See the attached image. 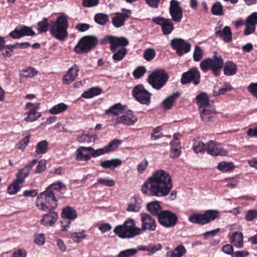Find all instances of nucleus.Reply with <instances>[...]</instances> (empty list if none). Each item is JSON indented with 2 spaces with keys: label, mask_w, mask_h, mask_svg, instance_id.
Instances as JSON below:
<instances>
[{
  "label": "nucleus",
  "mask_w": 257,
  "mask_h": 257,
  "mask_svg": "<svg viewBox=\"0 0 257 257\" xmlns=\"http://www.w3.org/2000/svg\"><path fill=\"white\" fill-rule=\"evenodd\" d=\"M173 187L170 174L163 170L154 172L142 187L143 194L150 196L162 197L167 196Z\"/></svg>",
  "instance_id": "obj_1"
},
{
  "label": "nucleus",
  "mask_w": 257,
  "mask_h": 257,
  "mask_svg": "<svg viewBox=\"0 0 257 257\" xmlns=\"http://www.w3.org/2000/svg\"><path fill=\"white\" fill-rule=\"evenodd\" d=\"M37 30L40 34L46 32L49 28L51 35L57 39L63 41L68 36L67 30L68 24L65 15L59 16L55 22L52 21L49 24L47 18H44L42 21L38 22Z\"/></svg>",
  "instance_id": "obj_2"
},
{
  "label": "nucleus",
  "mask_w": 257,
  "mask_h": 257,
  "mask_svg": "<svg viewBox=\"0 0 257 257\" xmlns=\"http://www.w3.org/2000/svg\"><path fill=\"white\" fill-rule=\"evenodd\" d=\"M121 143V141L115 139L104 147L97 150L91 147H80L75 151V159L78 161H88L91 157L96 158L113 151Z\"/></svg>",
  "instance_id": "obj_3"
},
{
  "label": "nucleus",
  "mask_w": 257,
  "mask_h": 257,
  "mask_svg": "<svg viewBox=\"0 0 257 257\" xmlns=\"http://www.w3.org/2000/svg\"><path fill=\"white\" fill-rule=\"evenodd\" d=\"M101 43L102 44H110L109 49L113 53L112 58L114 62L122 60L127 54V51L125 47L129 43L124 37L107 35L101 40Z\"/></svg>",
  "instance_id": "obj_4"
},
{
  "label": "nucleus",
  "mask_w": 257,
  "mask_h": 257,
  "mask_svg": "<svg viewBox=\"0 0 257 257\" xmlns=\"http://www.w3.org/2000/svg\"><path fill=\"white\" fill-rule=\"evenodd\" d=\"M113 232L121 238H132L140 235L141 229L136 226L134 219L128 218L122 224L116 226Z\"/></svg>",
  "instance_id": "obj_5"
},
{
  "label": "nucleus",
  "mask_w": 257,
  "mask_h": 257,
  "mask_svg": "<svg viewBox=\"0 0 257 257\" xmlns=\"http://www.w3.org/2000/svg\"><path fill=\"white\" fill-rule=\"evenodd\" d=\"M37 208L42 211L55 210L58 206L57 199L54 192L46 189L38 196L36 201Z\"/></svg>",
  "instance_id": "obj_6"
},
{
  "label": "nucleus",
  "mask_w": 257,
  "mask_h": 257,
  "mask_svg": "<svg viewBox=\"0 0 257 257\" xmlns=\"http://www.w3.org/2000/svg\"><path fill=\"white\" fill-rule=\"evenodd\" d=\"M223 64L224 61L221 56L215 52L212 58H206L200 63V68L204 72L211 70L214 76H218L220 75Z\"/></svg>",
  "instance_id": "obj_7"
},
{
  "label": "nucleus",
  "mask_w": 257,
  "mask_h": 257,
  "mask_svg": "<svg viewBox=\"0 0 257 257\" xmlns=\"http://www.w3.org/2000/svg\"><path fill=\"white\" fill-rule=\"evenodd\" d=\"M169 76L164 69H155L147 78L148 83L154 89L160 90L167 83Z\"/></svg>",
  "instance_id": "obj_8"
},
{
  "label": "nucleus",
  "mask_w": 257,
  "mask_h": 257,
  "mask_svg": "<svg viewBox=\"0 0 257 257\" xmlns=\"http://www.w3.org/2000/svg\"><path fill=\"white\" fill-rule=\"evenodd\" d=\"M220 213L216 210H207L204 213H195L189 217L190 222L203 225L218 218Z\"/></svg>",
  "instance_id": "obj_9"
},
{
  "label": "nucleus",
  "mask_w": 257,
  "mask_h": 257,
  "mask_svg": "<svg viewBox=\"0 0 257 257\" xmlns=\"http://www.w3.org/2000/svg\"><path fill=\"white\" fill-rule=\"evenodd\" d=\"M98 39L94 36L83 37L75 47L74 50L77 54L87 53L94 49L98 44Z\"/></svg>",
  "instance_id": "obj_10"
},
{
  "label": "nucleus",
  "mask_w": 257,
  "mask_h": 257,
  "mask_svg": "<svg viewBox=\"0 0 257 257\" xmlns=\"http://www.w3.org/2000/svg\"><path fill=\"white\" fill-rule=\"evenodd\" d=\"M158 219L159 223L165 228L174 227L178 221L177 214L169 210H164Z\"/></svg>",
  "instance_id": "obj_11"
},
{
  "label": "nucleus",
  "mask_w": 257,
  "mask_h": 257,
  "mask_svg": "<svg viewBox=\"0 0 257 257\" xmlns=\"http://www.w3.org/2000/svg\"><path fill=\"white\" fill-rule=\"evenodd\" d=\"M132 93L135 99L141 104L149 105L151 103V93L142 84L135 86Z\"/></svg>",
  "instance_id": "obj_12"
},
{
  "label": "nucleus",
  "mask_w": 257,
  "mask_h": 257,
  "mask_svg": "<svg viewBox=\"0 0 257 257\" xmlns=\"http://www.w3.org/2000/svg\"><path fill=\"white\" fill-rule=\"evenodd\" d=\"M200 73L198 68L192 67L182 74L181 83L185 85L192 82L194 85H198L200 82Z\"/></svg>",
  "instance_id": "obj_13"
},
{
  "label": "nucleus",
  "mask_w": 257,
  "mask_h": 257,
  "mask_svg": "<svg viewBox=\"0 0 257 257\" xmlns=\"http://www.w3.org/2000/svg\"><path fill=\"white\" fill-rule=\"evenodd\" d=\"M170 45L172 49L176 51V54L181 56L183 54L188 53L191 45L181 38H174L171 41Z\"/></svg>",
  "instance_id": "obj_14"
},
{
  "label": "nucleus",
  "mask_w": 257,
  "mask_h": 257,
  "mask_svg": "<svg viewBox=\"0 0 257 257\" xmlns=\"http://www.w3.org/2000/svg\"><path fill=\"white\" fill-rule=\"evenodd\" d=\"M62 217L64 218L61 221L62 230H66L67 227L69 226L71 223V220H74L77 217V214L76 210L70 206L64 207L62 211Z\"/></svg>",
  "instance_id": "obj_15"
},
{
  "label": "nucleus",
  "mask_w": 257,
  "mask_h": 257,
  "mask_svg": "<svg viewBox=\"0 0 257 257\" xmlns=\"http://www.w3.org/2000/svg\"><path fill=\"white\" fill-rule=\"evenodd\" d=\"M206 152L208 154L213 156H227V150L222 148L220 144L213 141H209L206 143Z\"/></svg>",
  "instance_id": "obj_16"
},
{
  "label": "nucleus",
  "mask_w": 257,
  "mask_h": 257,
  "mask_svg": "<svg viewBox=\"0 0 257 257\" xmlns=\"http://www.w3.org/2000/svg\"><path fill=\"white\" fill-rule=\"evenodd\" d=\"M35 32L31 28L25 25H20L10 33L9 36L14 39H18L25 36H35Z\"/></svg>",
  "instance_id": "obj_17"
},
{
  "label": "nucleus",
  "mask_w": 257,
  "mask_h": 257,
  "mask_svg": "<svg viewBox=\"0 0 257 257\" xmlns=\"http://www.w3.org/2000/svg\"><path fill=\"white\" fill-rule=\"evenodd\" d=\"M141 228H140L142 231H155L157 227V223L156 220L150 214L146 213L141 214Z\"/></svg>",
  "instance_id": "obj_18"
},
{
  "label": "nucleus",
  "mask_w": 257,
  "mask_h": 257,
  "mask_svg": "<svg viewBox=\"0 0 257 257\" xmlns=\"http://www.w3.org/2000/svg\"><path fill=\"white\" fill-rule=\"evenodd\" d=\"M169 13L173 21L178 23L181 21L183 18V10L177 1L171 0L170 1Z\"/></svg>",
  "instance_id": "obj_19"
},
{
  "label": "nucleus",
  "mask_w": 257,
  "mask_h": 257,
  "mask_svg": "<svg viewBox=\"0 0 257 257\" xmlns=\"http://www.w3.org/2000/svg\"><path fill=\"white\" fill-rule=\"evenodd\" d=\"M122 13H116L115 16L112 19V23L116 28H120L124 25L125 21L131 16V11L123 9Z\"/></svg>",
  "instance_id": "obj_20"
},
{
  "label": "nucleus",
  "mask_w": 257,
  "mask_h": 257,
  "mask_svg": "<svg viewBox=\"0 0 257 257\" xmlns=\"http://www.w3.org/2000/svg\"><path fill=\"white\" fill-rule=\"evenodd\" d=\"M138 121L133 111L129 110L124 115L117 117L115 118V124L122 123L127 125L134 124Z\"/></svg>",
  "instance_id": "obj_21"
},
{
  "label": "nucleus",
  "mask_w": 257,
  "mask_h": 257,
  "mask_svg": "<svg viewBox=\"0 0 257 257\" xmlns=\"http://www.w3.org/2000/svg\"><path fill=\"white\" fill-rule=\"evenodd\" d=\"M79 71V66L77 64H74L68 69L67 74L63 76V83L68 84L74 81L78 76Z\"/></svg>",
  "instance_id": "obj_22"
},
{
  "label": "nucleus",
  "mask_w": 257,
  "mask_h": 257,
  "mask_svg": "<svg viewBox=\"0 0 257 257\" xmlns=\"http://www.w3.org/2000/svg\"><path fill=\"white\" fill-rule=\"evenodd\" d=\"M54 210H47L48 212L43 215L41 223L45 226H52L57 220L58 213Z\"/></svg>",
  "instance_id": "obj_23"
},
{
  "label": "nucleus",
  "mask_w": 257,
  "mask_h": 257,
  "mask_svg": "<svg viewBox=\"0 0 257 257\" xmlns=\"http://www.w3.org/2000/svg\"><path fill=\"white\" fill-rule=\"evenodd\" d=\"M215 35L221 38L226 43L230 42L232 39V32L230 28L228 26H225L222 30H217V28H216Z\"/></svg>",
  "instance_id": "obj_24"
},
{
  "label": "nucleus",
  "mask_w": 257,
  "mask_h": 257,
  "mask_svg": "<svg viewBox=\"0 0 257 257\" xmlns=\"http://www.w3.org/2000/svg\"><path fill=\"white\" fill-rule=\"evenodd\" d=\"M147 209L151 214L153 216H157V219L161 212L164 210L160 205V202L158 201H154L147 203Z\"/></svg>",
  "instance_id": "obj_25"
},
{
  "label": "nucleus",
  "mask_w": 257,
  "mask_h": 257,
  "mask_svg": "<svg viewBox=\"0 0 257 257\" xmlns=\"http://www.w3.org/2000/svg\"><path fill=\"white\" fill-rule=\"evenodd\" d=\"M230 242L234 246L241 248L243 245V235L241 232L235 231L230 236Z\"/></svg>",
  "instance_id": "obj_26"
},
{
  "label": "nucleus",
  "mask_w": 257,
  "mask_h": 257,
  "mask_svg": "<svg viewBox=\"0 0 257 257\" xmlns=\"http://www.w3.org/2000/svg\"><path fill=\"white\" fill-rule=\"evenodd\" d=\"M196 100L197 103L199 105L200 109L209 107V99L206 93L204 92L200 93L196 96Z\"/></svg>",
  "instance_id": "obj_27"
},
{
  "label": "nucleus",
  "mask_w": 257,
  "mask_h": 257,
  "mask_svg": "<svg viewBox=\"0 0 257 257\" xmlns=\"http://www.w3.org/2000/svg\"><path fill=\"white\" fill-rule=\"evenodd\" d=\"M200 110V116L202 121L208 122L211 120L215 114L214 109L209 107L203 108Z\"/></svg>",
  "instance_id": "obj_28"
},
{
  "label": "nucleus",
  "mask_w": 257,
  "mask_h": 257,
  "mask_svg": "<svg viewBox=\"0 0 257 257\" xmlns=\"http://www.w3.org/2000/svg\"><path fill=\"white\" fill-rule=\"evenodd\" d=\"M122 164V161L119 159H113L111 160H105L100 163V166L104 169H109L113 170L115 168L120 166Z\"/></svg>",
  "instance_id": "obj_29"
},
{
  "label": "nucleus",
  "mask_w": 257,
  "mask_h": 257,
  "mask_svg": "<svg viewBox=\"0 0 257 257\" xmlns=\"http://www.w3.org/2000/svg\"><path fill=\"white\" fill-rule=\"evenodd\" d=\"M223 68L224 74L227 76L234 75L237 71L236 65L232 61H227Z\"/></svg>",
  "instance_id": "obj_30"
},
{
  "label": "nucleus",
  "mask_w": 257,
  "mask_h": 257,
  "mask_svg": "<svg viewBox=\"0 0 257 257\" xmlns=\"http://www.w3.org/2000/svg\"><path fill=\"white\" fill-rule=\"evenodd\" d=\"M192 141V149L195 153L198 154L206 152V143L205 144L202 141L196 139H193Z\"/></svg>",
  "instance_id": "obj_31"
},
{
  "label": "nucleus",
  "mask_w": 257,
  "mask_h": 257,
  "mask_svg": "<svg viewBox=\"0 0 257 257\" xmlns=\"http://www.w3.org/2000/svg\"><path fill=\"white\" fill-rule=\"evenodd\" d=\"M124 109V107L121 103H116L111 106L109 109L105 110V113L107 115L112 114L117 116L121 113Z\"/></svg>",
  "instance_id": "obj_32"
},
{
  "label": "nucleus",
  "mask_w": 257,
  "mask_h": 257,
  "mask_svg": "<svg viewBox=\"0 0 257 257\" xmlns=\"http://www.w3.org/2000/svg\"><path fill=\"white\" fill-rule=\"evenodd\" d=\"M102 89L99 87H94L85 91L81 95L84 98H90L101 94Z\"/></svg>",
  "instance_id": "obj_33"
},
{
  "label": "nucleus",
  "mask_w": 257,
  "mask_h": 257,
  "mask_svg": "<svg viewBox=\"0 0 257 257\" xmlns=\"http://www.w3.org/2000/svg\"><path fill=\"white\" fill-rule=\"evenodd\" d=\"M40 103H32L31 102H28L26 105V109L28 110L26 113H29L30 115H35L39 117H41V113L37 111L39 109Z\"/></svg>",
  "instance_id": "obj_34"
},
{
  "label": "nucleus",
  "mask_w": 257,
  "mask_h": 257,
  "mask_svg": "<svg viewBox=\"0 0 257 257\" xmlns=\"http://www.w3.org/2000/svg\"><path fill=\"white\" fill-rule=\"evenodd\" d=\"M185 247L180 244L177 246L173 251H169L167 253V256L170 257H182L186 253Z\"/></svg>",
  "instance_id": "obj_35"
},
{
  "label": "nucleus",
  "mask_w": 257,
  "mask_h": 257,
  "mask_svg": "<svg viewBox=\"0 0 257 257\" xmlns=\"http://www.w3.org/2000/svg\"><path fill=\"white\" fill-rule=\"evenodd\" d=\"M68 107V105L64 103H60L50 109L49 113L51 114H58L66 111Z\"/></svg>",
  "instance_id": "obj_36"
},
{
  "label": "nucleus",
  "mask_w": 257,
  "mask_h": 257,
  "mask_svg": "<svg viewBox=\"0 0 257 257\" xmlns=\"http://www.w3.org/2000/svg\"><path fill=\"white\" fill-rule=\"evenodd\" d=\"M140 201V199H137L136 198H132L131 202L127 206V211L128 212H139L141 208Z\"/></svg>",
  "instance_id": "obj_37"
},
{
  "label": "nucleus",
  "mask_w": 257,
  "mask_h": 257,
  "mask_svg": "<svg viewBox=\"0 0 257 257\" xmlns=\"http://www.w3.org/2000/svg\"><path fill=\"white\" fill-rule=\"evenodd\" d=\"M164 35H168L172 33L174 30V25L170 19H167L161 27Z\"/></svg>",
  "instance_id": "obj_38"
},
{
  "label": "nucleus",
  "mask_w": 257,
  "mask_h": 257,
  "mask_svg": "<svg viewBox=\"0 0 257 257\" xmlns=\"http://www.w3.org/2000/svg\"><path fill=\"white\" fill-rule=\"evenodd\" d=\"M48 150V143L46 140L41 141L36 147V153L38 155L44 154Z\"/></svg>",
  "instance_id": "obj_39"
},
{
  "label": "nucleus",
  "mask_w": 257,
  "mask_h": 257,
  "mask_svg": "<svg viewBox=\"0 0 257 257\" xmlns=\"http://www.w3.org/2000/svg\"><path fill=\"white\" fill-rule=\"evenodd\" d=\"M217 169L222 172L230 171L234 169V165L232 162H220Z\"/></svg>",
  "instance_id": "obj_40"
},
{
  "label": "nucleus",
  "mask_w": 257,
  "mask_h": 257,
  "mask_svg": "<svg viewBox=\"0 0 257 257\" xmlns=\"http://www.w3.org/2000/svg\"><path fill=\"white\" fill-rule=\"evenodd\" d=\"M179 94L178 93H174L172 95L167 97L165 99L163 102V104L164 105V108L166 109H169L171 108L174 103L175 99L178 97Z\"/></svg>",
  "instance_id": "obj_41"
},
{
  "label": "nucleus",
  "mask_w": 257,
  "mask_h": 257,
  "mask_svg": "<svg viewBox=\"0 0 257 257\" xmlns=\"http://www.w3.org/2000/svg\"><path fill=\"white\" fill-rule=\"evenodd\" d=\"M94 21L100 25H105L109 21V18L106 14L103 13L96 14L94 18Z\"/></svg>",
  "instance_id": "obj_42"
},
{
  "label": "nucleus",
  "mask_w": 257,
  "mask_h": 257,
  "mask_svg": "<svg viewBox=\"0 0 257 257\" xmlns=\"http://www.w3.org/2000/svg\"><path fill=\"white\" fill-rule=\"evenodd\" d=\"M30 173V171L25 167L24 168L21 169L17 173L16 179L20 183L24 182L26 178H27Z\"/></svg>",
  "instance_id": "obj_43"
},
{
  "label": "nucleus",
  "mask_w": 257,
  "mask_h": 257,
  "mask_svg": "<svg viewBox=\"0 0 257 257\" xmlns=\"http://www.w3.org/2000/svg\"><path fill=\"white\" fill-rule=\"evenodd\" d=\"M211 13L215 16H220L223 13V7L220 2H216L212 6L211 10Z\"/></svg>",
  "instance_id": "obj_44"
},
{
  "label": "nucleus",
  "mask_w": 257,
  "mask_h": 257,
  "mask_svg": "<svg viewBox=\"0 0 257 257\" xmlns=\"http://www.w3.org/2000/svg\"><path fill=\"white\" fill-rule=\"evenodd\" d=\"M156 52L153 48H147L143 53L144 58L147 61H151L156 57Z\"/></svg>",
  "instance_id": "obj_45"
},
{
  "label": "nucleus",
  "mask_w": 257,
  "mask_h": 257,
  "mask_svg": "<svg viewBox=\"0 0 257 257\" xmlns=\"http://www.w3.org/2000/svg\"><path fill=\"white\" fill-rule=\"evenodd\" d=\"M19 184L21 183L16 179L13 182L8 186V192L10 194H16L20 189Z\"/></svg>",
  "instance_id": "obj_46"
},
{
  "label": "nucleus",
  "mask_w": 257,
  "mask_h": 257,
  "mask_svg": "<svg viewBox=\"0 0 257 257\" xmlns=\"http://www.w3.org/2000/svg\"><path fill=\"white\" fill-rule=\"evenodd\" d=\"M138 253L136 248H130L119 252L117 257H133Z\"/></svg>",
  "instance_id": "obj_47"
},
{
  "label": "nucleus",
  "mask_w": 257,
  "mask_h": 257,
  "mask_svg": "<svg viewBox=\"0 0 257 257\" xmlns=\"http://www.w3.org/2000/svg\"><path fill=\"white\" fill-rule=\"evenodd\" d=\"M147 72L145 66H138L133 71V75L135 79H139L143 77Z\"/></svg>",
  "instance_id": "obj_48"
},
{
  "label": "nucleus",
  "mask_w": 257,
  "mask_h": 257,
  "mask_svg": "<svg viewBox=\"0 0 257 257\" xmlns=\"http://www.w3.org/2000/svg\"><path fill=\"white\" fill-rule=\"evenodd\" d=\"M232 89L231 85L229 82H225L224 83L223 87L219 89L218 91H214V95H219L224 94L225 92L230 91Z\"/></svg>",
  "instance_id": "obj_49"
},
{
  "label": "nucleus",
  "mask_w": 257,
  "mask_h": 257,
  "mask_svg": "<svg viewBox=\"0 0 257 257\" xmlns=\"http://www.w3.org/2000/svg\"><path fill=\"white\" fill-rule=\"evenodd\" d=\"M203 52L201 47L198 45L195 46L193 53V60L195 62L200 61L203 56Z\"/></svg>",
  "instance_id": "obj_50"
},
{
  "label": "nucleus",
  "mask_w": 257,
  "mask_h": 257,
  "mask_svg": "<svg viewBox=\"0 0 257 257\" xmlns=\"http://www.w3.org/2000/svg\"><path fill=\"white\" fill-rule=\"evenodd\" d=\"M244 23L256 27L257 25V12H253L249 15Z\"/></svg>",
  "instance_id": "obj_51"
},
{
  "label": "nucleus",
  "mask_w": 257,
  "mask_h": 257,
  "mask_svg": "<svg viewBox=\"0 0 257 257\" xmlns=\"http://www.w3.org/2000/svg\"><path fill=\"white\" fill-rule=\"evenodd\" d=\"M97 181L100 184L107 187H113L115 185V182L113 179L99 177L97 179Z\"/></svg>",
  "instance_id": "obj_52"
},
{
  "label": "nucleus",
  "mask_w": 257,
  "mask_h": 257,
  "mask_svg": "<svg viewBox=\"0 0 257 257\" xmlns=\"http://www.w3.org/2000/svg\"><path fill=\"white\" fill-rule=\"evenodd\" d=\"M84 232V231L82 230V232H73L71 234V237L75 242L79 243L86 237V235L83 233Z\"/></svg>",
  "instance_id": "obj_53"
},
{
  "label": "nucleus",
  "mask_w": 257,
  "mask_h": 257,
  "mask_svg": "<svg viewBox=\"0 0 257 257\" xmlns=\"http://www.w3.org/2000/svg\"><path fill=\"white\" fill-rule=\"evenodd\" d=\"M92 138V136L90 135L83 133L77 137V140L81 143H89L91 141Z\"/></svg>",
  "instance_id": "obj_54"
},
{
  "label": "nucleus",
  "mask_w": 257,
  "mask_h": 257,
  "mask_svg": "<svg viewBox=\"0 0 257 257\" xmlns=\"http://www.w3.org/2000/svg\"><path fill=\"white\" fill-rule=\"evenodd\" d=\"M38 71L33 67H29L23 70V75L25 77H33L36 76Z\"/></svg>",
  "instance_id": "obj_55"
},
{
  "label": "nucleus",
  "mask_w": 257,
  "mask_h": 257,
  "mask_svg": "<svg viewBox=\"0 0 257 257\" xmlns=\"http://www.w3.org/2000/svg\"><path fill=\"white\" fill-rule=\"evenodd\" d=\"M30 136H27L23 138L17 145V148L21 150H24L30 142Z\"/></svg>",
  "instance_id": "obj_56"
},
{
  "label": "nucleus",
  "mask_w": 257,
  "mask_h": 257,
  "mask_svg": "<svg viewBox=\"0 0 257 257\" xmlns=\"http://www.w3.org/2000/svg\"><path fill=\"white\" fill-rule=\"evenodd\" d=\"M46 160H41L40 161L34 171L35 173L38 174L44 172L46 168Z\"/></svg>",
  "instance_id": "obj_57"
},
{
  "label": "nucleus",
  "mask_w": 257,
  "mask_h": 257,
  "mask_svg": "<svg viewBox=\"0 0 257 257\" xmlns=\"http://www.w3.org/2000/svg\"><path fill=\"white\" fill-rule=\"evenodd\" d=\"M63 187L65 188L66 187L61 182H57L50 185L46 189H50L53 191V190L61 191Z\"/></svg>",
  "instance_id": "obj_58"
},
{
  "label": "nucleus",
  "mask_w": 257,
  "mask_h": 257,
  "mask_svg": "<svg viewBox=\"0 0 257 257\" xmlns=\"http://www.w3.org/2000/svg\"><path fill=\"white\" fill-rule=\"evenodd\" d=\"M99 0H82V6L85 8H91L96 6Z\"/></svg>",
  "instance_id": "obj_59"
},
{
  "label": "nucleus",
  "mask_w": 257,
  "mask_h": 257,
  "mask_svg": "<svg viewBox=\"0 0 257 257\" xmlns=\"http://www.w3.org/2000/svg\"><path fill=\"white\" fill-rule=\"evenodd\" d=\"M257 217V211L255 210H249L246 214L245 219L247 221H251Z\"/></svg>",
  "instance_id": "obj_60"
},
{
  "label": "nucleus",
  "mask_w": 257,
  "mask_h": 257,
  "mask_svg": "<svg viewBox=\"0 0 257 257\" xmlns=\"http://www.w3.org/2000/svg\"><path fill=\"white\" fill-rule=\"evenodd\" d=\"M244 25L245 26V29L243 31V34L244 36H248L251 34H253L256 29V27L252 26V25H249L247 24H246L244 23Z\"/></svg>",
  "instance_id": "obj_61"
},
{
  "label": "nucleus",
  "mask_w": 257,
  "mask_h": 257,
  "mask_svg": "<svg viewBox=\"0 0 257 257\" xmlns=\"http://www.w3.org/2000/svg\"><path fill=\"white\" fill-rule=\"evenodd\" d=\"M148 166V162L147 160H144L140 162L138 166V172L140 174L143 173Z\"/></svg>",
  "instance_id": "obj_62"
},
{
  "label": "nucleus",
  "mask_w": 257,
  "mask_h": 257,
  "mask_svg": "<svg viewBox=\"0 0 257 257\" xmlns=\"http://www.w3.org/2000/svg\"><path fill=\"white\" fill-rule=\"evenodd\" d=\"M248 91L257 98V82L251 83L248 87Z\"/></svg>",
  "instance_id": "obj_63"
},
{
  "label": "nucleus",
  "mask_w": 257,
  "mask_h": 257,
  "mask_svg": "<svg viewBox=\"0 0 257 257\" xmlns=\"http://www.w3.org/2000/svg\"><path fill=\"white\" fill-rule=\"evenodd\" d=\"M27 252L23 249H18L15 251L12 255V257H26Z\"/></svg>",
  "instance_id": "obj_64"
}]
</instances>
